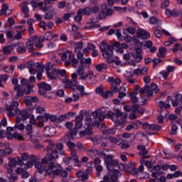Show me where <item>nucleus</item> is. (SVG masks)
<instances>
[{
  "label": "nucleus",
  "instance_id": "4468645a",
  "mask_svg": "<svg viewBox=\"0 0 182 182\" xmlns=\"http://www.w3.org/2000/svg\"><path fill=\"white\" fill-rule=\"evenodd\" d=\"M26 68H28L31 75H35L37 72L36 68H39L41 65L39 63H36L33 60H30L26 64Z\"/></svg>",
  "mask_w": 182,
  "mask_h": 182
},
{
  "label": "nucleus",
  "instance_id": "423d86ee",
  "mask_svg": "<svg viewBox=\"0 0 182 182\" xmlns=\"http://www.w3.org/2000/svg\"><path fill=\"white\" fill-rule=\"evenodd\" d=\"M95 124V122H93V119H92V117H87L85 119V129L87 131H82L79 132L77 133L78 137H85L86 134H88V136H90V134H92L93 131L92 130V126Z\"/></svg>",
  "mask_w": 182,
  "mask_h": 182
},
{
  "label": "nucleus",
  "instance_id": "5701e85b",
  "mask_svg": "<svg viewBox=\"0 0 182 182\" xmlns=\"http://www.w3.org/2000/svg\"><path fill=\"white\" fill-rule=\"evenodd\" d=\"M170 101H171V97L168 96L166 102L157 101L156 103L161 109H170V107H171L169 103Z\"/></svg>",
  "mask_w": 182,
  "mask_h": 182
},
{
  "label": "nucleus",
  "instance_id": "473e14b6",
  "mask_svg": "<svg viewBox=\"0 0 182 182\" xmlns=\"http://www.w3.org/2000/svg\"><path fill=\"white\" fill-rule=\"evenodd\" d=\"M70 156L74 160L75 166H77V167H80V166H82V162L79 161V158L77 157V152H76V151H72L70 152Z\"/></svg>",
  "mask_w": 182,
  "mask_h": 182
},
{
  "label": "nucleus",
  "instance_id": "69168bd1",
  "mask_svg": "<svg viewBox=\"0 0 182 182\" xmlns=\"http://www.w3.org/2000/svg\"><path fill=\"white\" fill-rule=\"evenodd\" d=\"M124 76L127 79H130V77H133V76H134V71H126Z\"/></svg>",
  "mask_w": 182,
  "mask_h": 182
},
{
  "label": "nucleus",
  "instance_id": "0e129e2a",
  "mask_svg": "<svg viewBox=\"0 0 182 182\" xmlns=\"http://www.w3.org/2000/svg\"><path fill=\"white\" fill-rule=\"evenodd\" d=\"M43 37L46 41H52V39H53V36H52V33H50V31L46 33Z\"/></svg>",
  "mask_w": 182,
  "mask_h": 182
},
{
  "label": "nucleus",
  "instance_id": "b1692460",
  "mask_svg": "<svg viewBox=\"0 0 182 182\" xmlns=\"http://www.w3.org/2000/svg\"><path fill=\"white\" fill-rule=\"evenodd\" d=\"M12 14V10L9 9V6L6 4H1V9L0 10V16L6 15L8 16Z\"/></svg>",
  "mask_w": 182,
  "mask_h": 182
},
{
  "label": "nucleus",
  "instance_id": "9b49d317",
  "mask_svg": "<svg viewBox=\"0 0 182 182\" xmlns=\"http://www.w3.org/2000/svg\"><path fill=\"white\" fill-rule=\"evenodd\" d=\"M16 113L17 114V122H25V120H26V119H28V117H29V114L26 110L21 111V109H16Z\"/></svg>",
  "mask_w": 182,
  "mask_h": 182
},
{
  "label": "nucleus",
  "instance_id": "a19ab883",
  "mask_svg": "<svg viewBox=\"0 0 182 182\" xmlns=\"http://www.w3.org/2000/svg\"><path fill=\"white\" fill-rule=\"evenodd\" d=\"M76 174L78 178H81V180H87V178H89V175L85 171H77Z\"/></svg>",
  "mask_w": 182,
  "mask_h": 182
},
{
  "label": "nucleus",
  "instance_id": "1a4fd4ad",
  "mask_svg": "<svg viewBox=\"0 0 182 182\" xmlns=\"http://www.w3.org/2000/svg\"><path fill=\"white\" fill-rule=\"evenodd\" d=\"M82 120H83L82 114H80L76 117L75 127L73 130H71L69 134H76V136H77V134L80 132V129H82Z\"/></svg>",
  "mask_w": 182,
  "mask_h": 182
},
{
  "label": "nucleus",
  "instance_id": "13d9d810",
  "mask_svg": "<svg viewBox=\"0 0 182 182\" xmlns=\"http://www.w3.org/2000/svg\"><path fill=\"white\" fill-rule=\"evenodd\" d=\"M73 116V113L72 112H68L65 114L60 115L59 119L60 120H65V119H70Z\"/></svg>",
  "mask_w": 182,
  "mask_h": 182
},
{
  "label": "nucleus",
  "instance_id": "c756f323",
  "mask_svg": "<svg viewBox=\"0 0 182 182\" xmlns=\"http://www.w3.org/2000/svg\"><path fill=\"white\" fill-rule=\"evenodd\" d=\"M35 41H36V36L31 37L26 43L27 48L28 49V52L31 53L33 52V45H35Z\"/></svg>",
  "mask_w": 182,
  "mask_h": 182
},
{
  "label": "nucleus",
  "instance_id": "7ed1b4c3",
  "mask_svg": "<svg viewBox=\"0 0 182 182\" xmlns=\"http://www.w3.org/2000/svg\"><path fill=\"white\" fill-rule=\"evenodd\" d=\"M77 58L80 60V65L77 69V73L78 76H80V75H85V69H89V65L92 63V58H85L83 53H78Z\"/></svg>",
  "mask_w": 182,
  "mask_h": 182
},
{
  "label": "nucleus",
  "instance_id": "5fc2aeb1",
  "mask_svg": "<svg viewBox=\"0 0 182 182\" xmlns=\"http://www.w3.org/2000/svg\"><path fill=\"white\" fill-rule=\"evenodd\" d=\"M82 12V9H79L77 13V16L74 17V19L76 22H80V21H82V16L83 15Z\"/></svg>",
  "mask_w": 182,
  "mask_h": 182
},
{
  "label": "nucleus",
  "instance_id": "2f4dec72",
  "mask_svg": "<svg viewBox=\"0 0 182 182\" xmlns=\"http://www.w3.org/2000/svg\"><path fill=\"white\" fill-rule=\"evenodd\" d=\"M47 77H48L50 80H56V79H59L57 70L53 69L51 70V72H48L47 74Z\"/></svg>",
  "mask_w": 182,
  "mask_h": 182
},
{
  "label": "nucleus",
  "instance_id": "bb28decb",
  "mask_svg": "<svg viewBox=\"0 0 182 182\" xmlns=\"http://www.w3.org/2000/svg\"><path fill=\"white\" fill-rule=\"evenodd\" d=\"M143 129L144 130H152L154 132H157L159 130H160V129H161V127H160V126L159 125H155V124H149L147 123H145L143 124Z\"/></svg>",
  "mask_w": 182,
  "mask_h": 182
},
{
  "label": "nucleus",
  "instance_id": "338daca9",
  "mask_svg": "<svg viewBox=\"0 0 182 182\" xmlns=\"http://www.w3.org/2000/svg\"><path fill=\"white\" fill-rule=\"evenodd\" d=\"M132 55L134 57V58L135 59V60L136 62H138V63H139V62H141V60L143 59V55H141V54L134 55V54L132 53Z\"/></svg>",
  "mask_w": 182,
  "mask_h": 182
},
{
  "label": "nucleus",
  "instance_id": "a878e982",
  "mask_svg": "<svg viewBox=\"0 0 182 182\" xmlns=\"http://www.w3.org/2000/svg\"><path fill=\"white\" fill-rule=\"evenodd\" d=\"M181 11H178L176 9H173V10L166 9L165 11L166 16H168V18L171 16H173V18H176V16H181Z\"/></svg>",
  "mask_w": 182,
  "mask_h": 182
},
{
  "label": "nucleus",
  "instance_id": "052dcab7",
  "mask_svg": "<svg viewBox=\"0 0 182 182\" xmlns=\"http://www.w3.org/2000/svg\"><path fill=\"white\" fill-rule=\"evenodd\" d=\"M38 8L43 12H46V11H48V6H46V4H45L43 2L38 3Z\"/></svg>",
  "mask_w": 182,
  "mask_h": 182
},
{
  "label": "nucleus",
  "instance_id": "4be33fe9",
  "mask_svg": "<svg viewBox=\"0 0 182 182\" xmlns=\"http://www.w3.org/2000/svg\"><path fill=\"white\" fill-rule=\"evenodd\" d=\"M130 99L133 103H139L140 105H144L146 103V99H143L141 97V98L137 97V92H132L130 94Z\"/></svg>",
  "mask_w": 182,
  "mask_h": 182
},
{
  "label": "nucleus",
  "instance_id": "ea45409f",
  "mask_svg": "<svg viewBox=\"0 0 182 182\" xmlns=\"http://www.w3.org/2000/svg\"><path fill=\"white\" fill-rule=\"evenodd\" d=\"M137 149L139 150V156L141 157H144V156H147V154H149V151L146 149L145 146L138 145Z\"/></svg>",
  "mask_w": 182,
  "mask_h": 182
},
{
  "label": "nucleus",
  "instance_id": "aec40b11",
  "mask_svg": "<svg viewBox=\"0 0 182 182\" xmlns=\"http://www.w3.org/2000/svg\"><path fill=\"white\" fill-rule=\"evenodd\" d=\"M23 102L26 106H32L33 103L39 102V98L38 97L26 96L23 97Z\"/></svg>",
  "mask_w": 182,
  "mask_h": 182
},
{
  "label": "nucleus",
  "instance_id": "e2e57ef3",
  "mask_svg": "<svg viewBox=\"0 0 182 182\" xmlns=\"http://www.w3.org/2000/svg\"><path fill=\"white\" fill-rule=\"evenodd\" d=\"M14 127L16 129H18V130H23L25 129V125L23 124H21V122L16 121Z\"/></svg>",
  "mask_w": 182,
  "mask_h": 182
},
{
  "label": "nucleus",
  "instance_id": "6ab92c4d",
  "mask_svg": "<svg viewBox=\"0 0 182 182\" xmlns=\"http://www.w3.org/2000/svg\"><path fill=\"white\" fill-rule=\"evenodd\" d=\"M43 134L46 137H50L56 134V129L53 126H47L44 128Z\"/></svg>",
  "mask_w": 182,
  "mask_h": 182
},
{
  "label": "nucleus",
  "instance_id": "79ce46f5",
  "mask_svg": "<svg viewBox=\"0 0 182 182\" xmlns=\"http://www.w3.org/2000/svg\"><path fill=\"white\" fill-rule=\"evenodd\" d=\"M83 43H75V46H74V50L75 52V53H82V52L80 50H82V49H83Z\"/></svg>",
  "mask_w": 182,
  "mask_h": 182
},
{
  "label": "nucleus",
  "instance_id": "412c9836",
  "mask_svg": "<svg viewBox=\"0 0 182 182\" xmlns=\"http://www.w3.org/2000/svg\"><path fill=\"white\" fill-rule=\"evenodd\" d=\"M115 46V50L118 53H124V49H127L129 46L126 43H122V44L119 42H117L114 44Z\"/></svg>",
  "mask_w": 182,
  "mask_h": 182
},
{
  "label": "nucleus",
  "instance_id": "37998d69",
  "mask_svg": "<svg viewBox=\"0 0 182 182\" xmlns=\"http://www.w3.org/2000/svg\"><path fill=\"white\" fill-rule=\"evenodd\" d=\"M27 88L22 90L23 95H31L33 92V85H27Z\"/></svg>",
  "mask_w": 182,
  "mask_h": 182
},
{
  "label": "nucleus",
  "instance_id": "680f3d73",
  "mask_svg": "<svg viewBox=\"0 0 182 182\" xmlns=\"http://www.w3.org/2000/svg\"><path fill=\"white\" fill-rule=\"evenodd\" d=\"M14 70L15 67L14 65H9L4 68V72L6 73H14Z\"/></svg>",
  "mask_w": 182,
  "mask_h": 182
},
{
  "label": "nucleus",
  "instance_id": "0eeeda50",
  "mask_svg": "<svg viewBox=\"0 0 182 182\" xmlns=\"http://www.w3.org/2000/svg\"><path fill=\"white\" fill-rule=\"evenodd\" d=\"M11 82L14 85V91L11 92L14 99L18 100V97H22L23 96V91L21 89V85L18 84V80L16 78H13ZM15 92L16 94H15Z\"/></svg>",
  "mask_w": 182,
  "mask_h": 182
},
{
  "label": "nucleus",
  "instance_id": "e433bc0d",
  "mask_svg": "<svg viewBox=\"0 0 182 182\" xmlns=\"http://www.w3.org/2000/svg\"><path fill=\"white\" fill-rule=\"evenodd\" d=\"M94 48H96V46L92 43H87V45L84 46L82 52L83 53L87 54L92 49H94Z\"/></svg>",
  "mask_w": 182,
  "mask_h": 182
},
{
  "label": "nucleus",
  "instance_id": "72a5a7b5",
  "mask_svg": "<svg viewBox=\"0 0 182 182\" xmlns=\"http://www.w3.org/2000/svg\"><path fill=\"white\" fill-rule=\"evenodd\" d=\"M140 93H146L147 97H151L153 91L151 90L149 86H145L140 90Z\"/></svg>",
  "mask_w": 182,
  "mask_h": 182
},
{
  "label": "nucleus",
  "instance_id": "f257e3e1",
  "mask_svg": "<svg viewBox=\"0 0 182 182\" xmlns=\"http://www.w3.org/2000/svg\"><path fill=\"white\" fill-rule=\"evenodd\" d=\"M58 158V152L53 151V154H46L41 160V162H37L35 164V167L38 173H40V174H42V173H46V174L48 176H53V177H58V176L66 177L68 176V172L63 170L60 164L51 162L46 167V163L52 161V160H56V159Z\"/></svg>",
  "mask_w": 182,
  "mask_h": 182
},
{
  "label": "nucleus",
  "instance_id": "ddd939ff",
  "mask_svg": "<svg viewBox=\"0 0 182 182\" xmlns=\"http://www.w3.org/2000/svg\"><path fill=\"white\" fill-rule=\"evenodd\" d=\"M18 106H19V102H18V101H13L11 105H6V110L9 117H14V116H15V112H14L15 109L14 107H18Z\"/></svg>",
  "mask_w": 182,
  "mask_h": 182
},
{
  "label": "nucleus",
  "instance_id": "f8f14e48",
  "mask_svg": "<svg viewBox=\"0 0 182 182\" xmlns=\"http://www.w3.org/2000/svg\"><path fill=\"white\" fill-rule=\"evenodd\" d=\"M60 151V150H63V144L60 143H58L57 144H55L54 143L51 142L49 144V145L47 147L48 151H52L51 154H53V151L56 152L58 154V151Z\"/></svg>",
  "mask_w": 182,
  "mask_h": 182
},
{
  "label": "nucleus",
  "instance_id": "cd10ccee",
  "mask_svg": "<svg viewBox=\"0 0 182 182\" xmlns=\"http://www.w3.org/2000/svg\"><path fill=\"white\" fill-rule=\"evenodd\" d=\"M62 82L64 85V87L65 89H70L71 90H73V85H75L74 82H72L70 80L69 77H65L63 80Z\"/></svg>",
  "mask_w": 182,
  "mask_h": 182
},
{
  "label": "nucleus",
  "instance_id": "f704fd0d",
  "mask_svg": "<svg viewBox=\"0 0 182 182\" xmlns=\"http://www.w3.org/2000/svg\"><path fill=\"white\" fill-rule=\"evenodd\" d=\"M43 41H45V37L43 36H41L38 38L36 37V41H34V45L38 48H43V44H42Z\"/></svg>",
  "mask_w": 182,
  "mask_h": 182
},
{
  "label": "nucleus",
  "instance_id": "2eb2a0df",
  "mask_svg": "<svg viewBox=\"0 0 182 182\" xmlns=\"http://www.w3.org/2000/svg\"><path fill=\"white\" fill-rule=\"evenodd\" d=\"M58 14V11L53 6H48L46 13L44 14L45 19L48 21H50V19L53 18L54 15Z\"/></svg>",
  "mask_w": 182,
  "mask_h": 182
},
{
  "label": "nucleus",
  "instance_id": "8fccbe9b",
  "mask_svg": "<svg viewBox=\"0 0 182 182\" xmlns=\"http://www.w3.org/2000/svg\"><path fill=\"white\" fill-rule=\"evenodd\" d=\"M50 116V114L49 113H46L43 116H38L37 117V120H42L44 123L46 122H48V120L49 119V117Z\"/></svg>",
  "mask_w": 182,
  "mask_h": 182
},
{
  "label": "nucleus",
  "instance_id": "09e8293b",
  "mask_svg": "<svg viewBox=\"0 0 182 182\" xmlns=\"http://www.w3.org/2000/svg\"><path fill=\"white\" fill-rule=\"evenodd\" d=\"M166 52H167L166 48H160L157 54L158 58H164L166 56Z\"/></svg>",
  "mask_w": 182,
  "mask_h": 182
},
{
  "label": "nucleus",
  "instance_id": "c85d7f7f",
  "mask_svg": "<svg viewBox=\"0 0 182 182\" xmlns=\"http://www.w3.org/2000/svg\"><path fill=\"white\" fill-rule=\"evenodd\" d=\"M73 86H75L77 90L80 92V95L81 97L89 96L90 95V93L85 92V86H83L82 85H77V83H75L73 84Z\"/></svg>",
  "mask_w": 182,
  "mask_h": 182
},
{
  "label": "nucleus",
  "instance_id": "393cba45",
  "mask_svg": "<svg viewBox=\"0 0 182 182\" xmlns=\"http://www.w3.org/2000/svg\"><path fill=\"white\" fill-rule=\"evenodd\" d=\"M14 139H16V140H31L32 139V133L28 132L26 134L25 137H23L22 135H21L18 133L14 132Z\"/></svg>",
  "mask_w": 182,
  "mask_h": 182
},
{
  "label": "nucleus",
  "instance_id": "c03bdc74",
  "mask_svg": "<svg viewBox=\"0 0 182 182\" xmlns=\"http://www.w3.org/2000/svg\"><path fill=\"white\" fill-rule=\"evenodd\" d=\"M21 11L24 14L25 18H29V7L25 4L21 5Z\"/></svg>",
  "mask_w": 182,
  "mask_h": 182
},
{
  "label": "nucleus",
  "instance_id": "3c124183",
  "mask_svg": "<svg viewBox=\"0 0 182 182\" xmlns=\"http://www.w3.org/2000/svg\"><path fill=\"white\" fill-rule=\"evenodd\" d=\"M102 11L99 13V16H100V19H103V18H106V16H107V14H106V11H105L106 8H107V6H106V4H105V5H102Z\"/></svg>",
  "mask_w": 182,
  "mask_h": 182
},
{
  "label": "nucleus",
  "instance_id": "a211bd4d",
  "mask_svg": "<svg viewBox=\"0 0 182 182\" xmlns=\"http://www.w3.org/2000/svg\"><path fill=\"white\" fill-rule=\"evenodd\" d=\"M21 163V160L19 158H14L12 159H9V162L8 164L7 171L8 173H12L14 167H16L17 164Z\"/></svg>",
  "mask_w": 182,
  "mask_h": 182
},
{
  "label": "nucleus",
  "instance_id": "58836bf2",
  "mask_svg": "<svg viewBox=\"0 0 182 182\" xmlns=\"http://www.w3.org/2000/svg\"><path fill=\"white\" fill-rule=\"evenodd\" d=\"M107 82L109 85H120V83H122L119 78L113 77H109Z\"/></svg>",
  "mask_w": 182,
  "mask_h": 182
},
{
  "label": "nucleus",
  "instance_id": "4d7b16f0",
  "mask_svg": "<svg viewBox=\"0 0 182 182\" xmlns=\"http://www.w3.org/2000/svg\"><path fill=\"white\" fill-rule=\"evenodd\" d=\"M82 15H92V9L90 7H85L84 9H82Z\"/></svg>",
  "mask_w": 182,
  "mask_h": 182
},
{
  "label": "nucleus",
  "instance_id": "6e6d98bb",
  "mask_svg": "<svg viewBox=\"0 0 182 182\" xmlns=\"http://www.w3.org/2000/svg\"><path fill=\"white\" fill-rule=\"evenodd\" d=\"M100 48L102 51L106 50L107 49H109V48H112V46L107 45V43L106 41H102L100 46Z\"/></svg>",
  "mask_w": 182,
  "mask_h": 182
},
{
  "label": "nucleus",
  "instance_id": "4c0bfd02",
  "mask_svg": "<svg viewBox=\"0 0 182 182\" xmlns=\"http://www.w3.org/2000/svg\"><path fill=\"white\" fill-rule=\"evenodd\" d=\"M123 35H127V33H130V35H134L136 33V27H128L127 28H124L122 30Z\"/></svg>",
  "mask_w": 182,
  "mask_h": 182
},
{
  "label": "nucleus",
  "instance_id": "6e6552de",
  "mask_svg": "<svg viewBox=\"0 0 182 182\" xmlns=\"http://www.w3.org/2000/svg\"><path fill=\"white\" fill-rule=\"evenodd\" d=\"M75 139H79V136H77L76 134H68L63 138V141L64 143H66L69 149H71V150H73V149L76 147V145L75 144V143L70 141V140H73Z\"/></svg>",
  "mask_w": 182,
  "mask_h": 182
},
{
  "label": "nucleus",
  "instance_id": "49530a36",
  "mask_svg": "<svg viewBox=\"0 0 182 182\" xmlns=\"http://www.w3.org/2000/svg\"><path fill=\"white\" fill-rule=\"evenodd\" d=\"M107 68V64L106 63H100L95 65L97 72H102V70H105Z\"/></svg>",
  "mask_w": 182,
  "mask_h": 182
},
{
  "label": "nucleus",
  "instance_id": "c9c22d12",
  "mask_svg": "<svg viewBox=\"0 0 182 182\" xmlns=\"http://www.w3.org/2000/svg\"><path fill=\"white\" fill-rule=\"evenodd\" d=\"M176 100H171L172 106L173 107H177L178 106V102H181L182 100V95L181 94H178L175 96Z\"/></svg>",
  "mask_w": 182,
  "mask_h": 182
},
{
  "label": "nucleus",
  "instance_id": "774afa93",
  "mask_svg": "<svg viewBox=\"0 0 182 182\" xmlns=\"http://www.w3.org/2000/svg\"><path fill=\"white\" fill-rule=\"evenodd\" d=\"M28 117L29 118V122L31 124H36V119H35V115L29 114Z\"/></svg>",
  "mask_w": 182,
  "mask_h": 182
},
{
  "label": "nucleus",
  "instance_id": "864d4df0",
  "mask_svg": "<svg viewBox=\"0 0 182 182\" xmlns=\"http://www.w3.org/2000/svg\"><path fill=\"white\" fill-rule=\"evenodd\" d=\"M169 166L168 164H164L162 165L161 166L157 165L156 166H154V169L158 171V170H164V171H166V170H168L169 168Z\"/></svg>",
  "mask_w": 182,
  "mask_h": 182
},
{
  "label": "nucleus",
  "instance_id": "dca6fc26",
  "mask_svg": "<svg viewBox=\"0 0 182 182\" xmlns=\"http://www.w3.org/2000/svg\"><path fill=\"white\" fill-rule=\"evenodd\" d=\"M103 58L105 59H107L108 63H113V50H112V47L108 48L107 50H104L102 51Z\"/></svg>",
  "mask_w": 182,
  "mask_h": 182
},
{
  "label": "nucleus",
  "instance_id": "20e7f679",
  "mask_svg": "<svg viewBox=\"0 0 182 182\" xmlns=\"http://www.w3.org/2000/svg\"><path fill=\"white\" fill-rule=\"evenodd\" d=\"M64 52L61 53V59L65 62V66H75L79 63V60L75 57V54L72 53V51L69 50H66V48L63 49Z\"/></svg>",
  "mask_w": 182,
  "mask_h": 182
},
{
  "label": "nucleus",
  "instance_id": "7c9ffc66",
  "mask_svg": "<svg viewBox=\"0 0 182 182\" xmlns=\"http://www.w3.org/2000/svg\"><path fill=\"white\" fill-rule=\"evenodd\" d=\"M136 33L138 36H139V38H141L142 39H149L150 38V33L143 29L138 30L136 31Z\"/></svg>",
  "mask_w": 182,
  "mask_h": 182
},
{
  "label": "nucleus",
  "instance_id": "9d476101",
  "mask_svg": "<svg viewBox=\"0 0 182 182\" xmlns=\"http://www.w3.org/2000/svg\"><path fill=\"white\" fill-rule=\"evenodd\" d=\"M38 93L39 95H41L42 96H45L46 92L49 91V90H52V87L50 86V85L43 82H41L38 85Z\"/></svg>",
  "mask_w": 182,
  "mask_h": 182
},
{
  "label": "nucleus",
  "instance_id": "39448f33",
  "mask_svg": "<svg viewBox=\"0 0 182 182\" xmlns=\"http://www.w3.org/2000/svg\"><path fill=\"white\" fill-rule=\"evenodd\" d=\"M105 166L109 171L114 170V168H118L119 170H124V166L123 164H119V161L113 160L112 155H108L105 158Z\"/></svg>",
  "mask_w": 182,
  "mask_h": 182
},
{
  "label": "nucleus",
  "instance_id": "f3484780",
  "mask_svg": "<svg viewBox=\"0 0 182 182\" xmlns=\"http://www.w3.org/2000/svg\"><path fill=\"white\" fill-rule=\"evenodd\" d=\"M31 167H33V162L31 161H28L26 164H20V167H18L16 169V173L21 174V173H23L27 168H31Z\"/></svg>",
  "mask_w": 182,
  "mask_h": 182
},
{
  "label": "nucleus",
  "instance_id": "f03ea898",
  "mask_svg": "<svg viewBox=\"0 0 182 182\" xmlns=\"http://www.w3.org/2000/svg\"><path fill=\"white\" fill-rule=\"evenodd\" d=\"M106 114H107L108 117H110L111 120L114 122V127L118 130H120V129H123V127L126 126L128 114L126 112H122L119 110H117L116 114H114L112 112H109L107 110V108L102 107L92 112V115L90 116V117H91V119L92 117H93L95 123H99V122L105 120ZM87 117H89V116H87Z\"/></svg>",
  "mask_w": 182,
  "mask_h": 182
},
{
  "label": "nucleus",
  "instance_id": "de8ad7c7",
  "mask_svg": "<svg viewBox=\"0 0 182 182\" xmlns=\"http://www.w3.org/2000/svg\"><path fill=\"white\" fill-rule=\"evenodd\" d=\"M12 50H14L12 46H7L3 48V52L6 55H11V53H12Z\"/></svg>",
  "mask_w": 182,
  "mask_h": 182
},
{
  "label": "nucleus",
  "instance_id": "603ef678",
  "mask_svg": "<svg viewBox=\"0 0 182 182\" xmlns=\"http://www.w3.org/2000/svg\"><path fill=\"white\" fill-rule=\"evenodd\" d=\"M112 95L113 92L112 90H107L102 93V97H103V99H108V97H112Z\"/></svg>",
  "mask_w": 182,
  "mask_h": 182
},
{
  "label": "nucleus",
  "instance_id": "a18cd8bd",
  "mask_svg": "<svg viewBox=\"0 0 182 182\" xmlns=\"http://www.w3.org/2000/svg\"><path fill=\"white\" fill-rule=\"evenodd\" d=\"M87 82H89L90 83H92V82H95L96 79V76L95 75V73H93V71H90L89 73H87Z\"/></svg>",
  "mask_w": 182,
  "mask_h": 182
},
{
  "label": "nucleus",
  "instance_id": "bf43d9fd",
  "mask_svg": "<svg viewBox=\"0 0 182 182\" xmlns=\"http://www.w3.org/2000/svg\"><path fill=\"white\" fill-rule=\"evenodd\" d=\"M116 36H117L118 41H124V36H123V35H122V31H120V29L117 30Z\"/></svg>",
  "mask_w": 182,
  "mask_h": 182
}]
</instances>
